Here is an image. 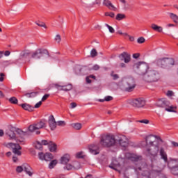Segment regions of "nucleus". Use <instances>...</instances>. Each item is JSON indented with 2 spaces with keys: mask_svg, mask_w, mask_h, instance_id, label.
<instances>
[{
  "mask_svg": "<svg viewBox=\"0 0 178 178\" xmlns=\"http://www.w3.org/2000/svg\"><path fill=\"white\" fill-rule=\"evenodd\" d=\"M146 150L145 155L150 156V158H156L158 152L161 156V159L164 161L165 163H168V154L163 147L159 148V145L163 143L162 138L156 135H148L145 137Z\"/></svg>",
  "mask_w": 178,
  "mask_h": 178,
  "instance_id": "1",
  "label": "nucleus"
},
{
  "mask_svg": "<svg viewBox=\"0 0 178 178\" xmlns=\"http://www.w3.org/2000/svg\"><path fill=\"white\" fill-rule=\"evenodd\" d=\"M135 72L142 76V79L146 83H152L159 80V72L152 68H149L147 63L139 62L134 65Z\"/></svg>",
  "mask_w": 178,
  "mask_h": 178,
  "instance_id": "2",
  "label": "nucleus"
},
{
  "mask_svg": "<svg viewBox=\"0 0 178 178\" xmlns=\"http://www.w3.org/2000/svg\"><path fill=\"white\" fill-rule=\"evenodd\" d=\"M163 169H165V165H159V163L152 160V164L150 166L148 167L145 163H143L142 164V167H139L135 170L136 172H138V170L143 172L139 173H141L142 176H145L147 178L158 177V176H161L162 178H166L161 174Z\"/></svg>",
  "mask_w": 178,
  "mask_h": 178,
  "instance_id": "3",
  "label": "nucleus"
},
{
  "mask_svg": "<svg viewBox=\"0 0 178 178\" xmlns=\"http://www.w3.org/2000/svg\"><path fill=\"white\" fill-rule=\"evenodd\" d=\"M26 134H27V132L15 127H11L6 131V136H8L10 140H16L18 143L24 141Z\"/></svg>",
  "mask_w": 178,
  "mask_h": 178,
  "instance_id": "4",
  "label": "nucleus"
},
{
  "mask_svg": "<svg viewBox=\"0 0 178 178\" xmlns=\"http://www.w3.org/2000/svg\"><path fill=\"white\" fill-rule=\"evenodd\" d=\"M121 83L125 91L128 92H131V91L136 88V81L134 77L125 76L122 79Z\"/></svg>",
  "mask_w": 178,
  "mask_h": 178,
  "instance_id": "5",
  "label": "nucleus"
},
{
  "mask_svg": "<svg viewBox=\"0 0 178 178\" xmlns=\"http://www.w3.org/2000/svg\"><path fill=\"white\" fill-rule=\"evenodd\" d=\"M100 144L102 147H113L116 144V139L113 135H106L102 137L100 140Z\"/></svg>",
  "mask_w": 178,
  "mask_h": 178,
  "instance_id": "6",
  "label": "nucleus"
},
{
  "mask_svg": "<svg viewBox=\"0 0 178 178\" xmlns=\"http://www.w3.org/2000/svg\"><path fill=\"white\" fill-rule=\"evenodd\" d=\"M3 145L4 147H6V148L13 149V154H16L19 156L22 155V152H20V149H22V147H20L19 144L13 143H3Z\"/></svg>",
  "mask_w": 178,
  "mask_h": 178,
  "instance_id": "7",
  "label": "nucleus"
},
{
  "mask_svg": "<svg viewBox=\"0 0 178 178\" xmlns=\"http://www.w3.org/2000/svg\"><path fill=\"white\" fill-rule=\"evenodd\" d=\"M44 54L48 55V50L44 49H38L35 51L31 53V56L33 59H41Z\"/></svg>",
  "mask_w": 178,
  "mask_h": 178,
  "instance_id": "8",
  "label": "nucleus"
},
{
  "mask_svg": "<svg viewBox=\"0 0 178 178\" xmlns=\"http://www.w3.org/2000/svg\"><path fill=\"white\" fill-rule=\"evenodd\" d=\"M115 139V143H118L122 148H126L129 146V139L124 135H118Z\"/></svg>",
  "mask_w": 178,
  "mask_h": 178,
  "instance_id": "9",
  "label": "nucleus"
},
{
  "mask_svg": "<svg viewBox=\"0 0 178 178\" xmlns=\"http://www.w3.org/2000/svg\"><path fill=\"white\" fill-rule=\"evenodd\" d=\"M44 127H45V121L41 120L36 124L30 125L28 130L31 131V133H33L35 130H40V129H44Z\"/></svg>",
  "mask_w": 178,
  "mask_h": 178,
  "instance_id": "10",
  "label": "nucleus"
},
{
  "mask_svg": "<svg viewBox=\"0 0 178 178\" xmlns=\"http://www.w3.org/2000/svg\"><path fill=\"white\" fill-rule=\"evenodd\" d=\"M131 105L135 106V108H143L145 106V99L143 97L134 99L131 102Z\"/></svg>",
  "mask_w": 178,
  "mask_h": 178,
  "instance_id": "11",
  "label": "nucleus"
},
{
  "mask_svg": "<svg viewBox=\"0 0 178 178\" xmlns=\"http://www.w3.org/2000/svg\"><path fill=\"white\" fill-rule=\"evenodd\" d=\"M168 166L170 169V172L175 176H178V161H172L168 163Z\"/></svg>",
  "mask_w": 178,
  "mask_h": 178,
  "instance_id": "12",
  "label": "nucleus"
},
{
  "mask_svg": "<svg viewBox=\"0 0 178 178\" xmlns=\"http://www.w3.org/2000/svg\"><path fill=\"white\" fill-rule=\"evenodd\" d=\"M30 56H31V51H30V50L23 51L19 54V60L30 62Z\"/></svg>",
  "mask_w": 178,
  "mask_h": 178,
  "instance_id": "13",
  "label": "nucleus"
},
{
  "mask_svg": "<svg viewBox=\"0 0 178 178\" xmlns=\"http://www.w3.org/2000/svg\"><path fill=\"white\" fill-rule=\"evenodd\" d=\"M157 62L159 65V63H165L167 66H175V59L173 58H163L159 59Z\"/></svg>",
  "mask_w": 178,
  "mask_h": 178,
  "instance_id": "14",
  "label": "nucleus"
},
{
  "mask_svg": "<svg viewBox=\"0 0 178 178\" xmlns=\"http://www.w3.org/2000/svg\"><path fill=\"white\" fill-rule=\"evenodd\" d=\"M88 149L92 155H98L99 154V146L98 145H90Z\"/></svg>",
  "mask_w": 178,
  "mask_h": 178,
  "instance_id": "15",
  "label": "nucleus"
},
{
  "mask_svg": "<svg viewBox=\"0 0 178 178\" xmlns=\"http://www.w3.org/2000/svg\"><path fill=\"white\" fill-rule=\"evenodd\" d=\"M24 172H25L26 175H28L29 177H32L34 175V170L27 163L24 164Z\"/></svg>",
  "mask_w": 178,
  "mask_h": 178,
  "instance_id": "16",
  "label": "nucleus"
},
{
  "mask_svg": "<svg viewBox=\"0 0 178 178\" xmlns=\"http://www.w3.org/2000/svg\"><path fill=\"white\" fill-rule=\"evenodd\" d=\"M127 159L132 161V162H138L141 159V156H137L134 154L127 153L125 155Z\"/></svg>",
  "mask_w": 178,
  "mask_h": 178,
  "instance_id": "17",
  "label": "nucleus"
},
{
  "mask_svg": "<svg viewBox=\"0 0 178 178\" xmlns=\"http://www.w3.org/2000/svg\"><path fill=\"white\" fill-rule=\"evenodd\" d=\"M170 104V103L168 99L163 98L158 100L157 106H159L160 108H165V106H169Z\"/></svg>",
  "mask_w": 178,
  "mask_h": 178,
  "instance_id": "18",
  "label": "nucleus"
},
{
  "mask_svg": "<svg viewBox=\"0 0 178 178\" xmlns=\"http://www.w3.org/2000/svg\"><path fill=\"white\" fill-rule=\"evenodd\" d=\"M56 121L55 120V118L54 115H51L49 119V126L51 130H55L56 129Z\"/></svg>",
  "mask_w": 178,
  "mask_h": 178,
  "instance_id": "19",
  "label": "nucleus"
},
{
  "mask_svg": "<svg viewBox=\"0 0 178 178\" xmlns=\"http://www.w3.org/2000/svg\"><path fill=\"white\" fill-rule=\"evenodd\" d=\"M103 5H104V6H106V8H109L110 10L115 11L117 10L116 7H115V6H113L112 2H111L109 0H104Z\"/></svg>",
  "mask_w": 178,
  "mask_h": 178,
  "instance_id": "20",
  "label": "nucleus"
},
{
  "mask_svg": "<svg viewBox=\"0 0 178 178\" xmlns=\"http://www.w3.org/2000/svg\"><path fill=\"white\" fill-rule=\"evenodd\" d=\"M151 29L154 30V31H156L157 33H162L163 31V28L161 26L157 25L156 24H152Z\"/></svg>",
  "mask_w": 178,
  "mask_h": 178,
  "instance_id": "21",
  "label": "nucleus"
},
{
  "mask_svg": "<svg viewBox=\"0 0 178 178\" xmlns=\"http://www.w3.org/2000/svg\"><path fill=\"white\" fill-rule=\"evenodd\" d=\"M70 161V155L65 154L60 159V163L62 165H67V163Z\"/></svg>",
  "mask_w": 178,
  "mask_h": 178,
  "instance_id": "22",
  "label": "nucleus"
},
{
  "mask_svg": "<svg viewBox=\"0 0 178 178\" xmlns=\"http://www.w3.org/2000/svg\"><path fill=\"white\" fill-rule=\"evenodd\" d=\"M120 56L124 59V63H129L131 59L130 54L126 52H123Z\"/></svg>",
  "mask_w": 178,
  "mask_h": 178,
  "instance_id": "23",
  "label": "nucleus"
},
{
  "mask_svg": "<svg viewBox=\"0 0 178 178\" xmlns=\"http://www.w3.org/2000/svg\"><path fill=\"white\" fill-rule=\"evenodd\" d=\"M109 168H111V169H113L114 170H118L119 168H120V164L118 163L116 160H114L109 165Z\"/></svg>",
  "mask_w": 178,
  "mask_h": 178,
  "instance_id": "24",
  "label": "nucleus"
},
{
  "mask_svg": "<svg viewBox=\"0 0 178 178\" xmlns=\"http://www.w3.org/2000/svg\"><path fill=\"white\" fill-rule=\"evenodd\" d=\"M48 147L50 152H56V144L54 142H49Z\"/></svg>",
  "mask_w": 178,
  "mask_h": 178,
  "instance_id": "25",
  "label": "nucleus"
},
{
  "mask_svg": "<svg viewBox=\"0 0 178 178\" xmlns=\"http://www.w3.org/2000/svg\"><path fill=\"white\" fill-rule=\"evenodd\" d=\"M21 106L23 109L28 111L29 112H33V110L34 109V108L27 104H21Z\"/></svg>",
  "mask_w": 178,
  "mask_h": 178,
  "instance_id": "26",
  "label": "nucleus"
},
{
  "mask_svg": "<svg viewBox=\"0 0 178 178\" xmlns=\"http://www.w3.org/2000/svg\"><path fill=\"white\" fill-rule=\"evenodd\" d=\"M58 87H62V90L63 91H70V90H72V88H73V86H72V84H68L67 86H59V85H56Z\"/></svg>",
  "mask_w": 178,
  "mask_h": 178,
  "instance_id": "27",
  "label": "nucleus"
},
{
  "mask_svg": "<svg viewBox=\"0 0 178 178\" xmlns=\"http://www.w3.org/2000/svg\"><path fill=\"white\" fill-rule=\"evenodd\" d=\"M115 19L118 22H120V20H123V19H126V15L124 14L118 13V14H117Z\"/></svg>",
  "mask_w": 178,
  "mask_h": 178,
  "instance_id": "28",
  "label": "nucleus"
},
{
  "mask_svg": "<svg viewBox=\"0 0 178 178\" xmlns=\"http://www.w3.org/2000/svg\"><path fill=\"white\" fill-rule=\"evenodd\" d=\"M33 145L36 149H42V144L40 141L35 142Z\"/></svg>",
  "mask_w": 178,
  "mask_h": 178,
  "instance_id": "29",
  "label": "nucleus"
},
{
  "mask_svg": "<svg viewBox=\"0 0 178 178\" xmlns=\"http://www.w3.org/2000/svg\"><path fill=\"white\" fill-rule=\"evenodd\" d=\"M58 164V160H52L49 164V169H54V166H56Z\"/></svg>",
  "mask_w": 178,
  "mask_h": 178,
  "instance_id": "30",
  "label": "nucleus"
},
{
  "mask_svg": "<svg viewBox=\"0 0 178 178\" xmlns=\"http://www.w3.org/2000/svg\"><path fill=\"white\" fill-rule=\"evenodd\" d=\"M37 92H33L31 93H27L25 95L27 98H34V97H37Z\"/></svg>",
  "mask_w": 178,
  "mask_h": 178,
  "instance_id": "31",
  "label": "nucleus"
},
{
  "mask_svg": "<svg viewBox=\"0 0 178 178\" xmlns=\"http://www.w3.org/2000/svg\"><path fill=\"white\" fill-rule=\"evenodd\" d=\"M9 102L10 104H13L15 105H16V104H17L18 100L17 98L15 97H12L8 99Z\"/></svg>",
  "mask_w": 178,
  "mask_h": 178,
  "instance_id": "32",
  "label": "nucleus"
},
{
  "mask_svg": "<svg viewBox=\"0 0 178 178\" xmlns=\"http://www.w3.org/2000/svg\"><path fill=\"white\" fill-rule=\"evenodd\" d=\"M52 159V154L51 153H46L44 154V161H51V159Z\"/></svg>",
  "mask_w": 178,
  "mask_h": 178,
  "instance_id": "33",
  "label": "nucleus"
},
{
  "mask_svg": "<svg viewBox=\"0 0 178 178\" xmlns=\"http://www.w3.org/2000/svg\"><path fill=\"white\" fill-rule=\"evenodd\" d=\"M72 167L74 170L80 169V163L79 161H74L72 163Z\"/></svg>",
  "mask_w": 178,
  "mask_h": 178,
  "instance_id": "34",
  "label": "nucleus"
},
{
  "mask_svg": "<svg viewBox=\"0 0 178 178\" xmlns=\"http://www.w3.org/2000/svg\"><path fill=\"white\" fill-rule=\"evenodd\" d=\"M54 41L57 42V44H60V41H62V38L60 37V35L57 34L54 38Z\"/></svg>",
  "mask_w": 178,
  "mask_h": 178,
  "instance_id": "35",
  "label": "nucleus"
},
{
  "mask_svg": "<svg viewBox=\"0 0 178 178\" xmlns=\"http://www.w3.org/2000/svg\"><path fill=\"white\" fill-rule=\"evenodd\" d=\"M72 127L75 129V130H80V129H81V124L80 123L72 124Z\"/></svg>",
  "mask_w": 178,
  "mask_h": 178,
  "instance_id": "36",
  "label": "nucleus"
},
{
  "mask_svg": "<svg viewBox=\"0 0 178 178\" xmlns=\"http://www.w3.org/2000/svg\"><path fill=\"white\" fill-rule=\"evenodd\" d=\"M65 167L64 168V169H67V170H74L73 168V163L70 164V163H67L65 164Z\"/></svg>",
  "mask_w": 178,
  "mask_h": 178,
  "instance_id": "37",
  "label": "nucleus"
},
{
  "mask_svg": "<svg viewBox=\"0 0 178 178\" xmlns=\"http://www.w3.org/2000/svg\"><path fill=\"white\" fill-rule=\"evenodd\" d=\"M98 55V53L97 52V50L95 49H92L90 51V56L92 58H95Z\"/></svg>",
  "mask_w": 178,
  "mask_h": 178,
  "instance_id": "38",
  "label": "nucleus"
},
{
  "mask_svg": "<svg viewBox=\"0 0 178 178\" xmlns=\"http://www.w3.org/2000/svg\"><path fill=\"white\" fill-rule=\"evenodd\" d=\"M23 170H24V164L21 166H17L16 168V172L17 173H22V172H23Z\"/></svg>",
  "mask_w": 178,
  "mask_h": 178,
  "instance_id": "39",
  "label": "nucleus"
},
{
  "mask_svg": "<svg viewBox=\"0 0 178 178\" xmlns=\"http://www.w3.org/2000/svg\"><path fill=\"white\" fill-rule=\"evenodd\" d=\"M165 111L167 112H176V107L175 106H170L168 108H165Z\"/></svg>",
  "mask_w": 178,
  "mask_h": 178,
  "instance_id": "40",
  "label": "nucleus"
},
{
  "mask_svg": "<svg viewBox=\"0 0 178 178\" xmlns=\"http://www.w3.org/2000/svg\"><path fill=\"white\" fill-rule=\"evenodd\" d=\"M105 26H106V27H107V29H108L110 33H115V29H113V27L111 26L108 24H105Z\"/></svg>",
  "mask_w": 178,
  "mask_h": 178,
  "instance_id": "41",
  "label": "nucleus"
},
{
  "mask_svg": "<svg viewBox=\"0 0 178 178\" xmlns=\"http://www.w3.org/2000/svg\"><path fill=\"white\" fill-rule=\"evenodd\" d=\"M35 24L39 27H44V29H47V25L44 22H35Z\"/></svg>",
  "mask_w": 178,
  "mask_h": 178,
  "instance_id": "42",
  "label": "nucleus"
},
{
  "mask_svg": "<svg viewBox=\"0 0 178 178\" xmlns=\"http://www.w3.org/2000/svg\"><path fill=\"white\" fill-rule=\"evenodd\" d=\"M138 44H144L145 42V38L143 37L138 38L137 40Z\"/></svg>",
  "mask_w": 178,
  "mask_h": 178,
  "instance_id": "43",
  "label": "nucleus"
},
{
  "mask_svg": "<svg viewBox=\"0 0 178 178\" xmlns=\"http://www.w3.org/2000/svg\"><path fill=\"white\" fill-rule=\"evenodd\" d=\"M111 76L114 80H118V79H119V75H118V74H115L113 72L111 73Z\"/></svg>",
  "mask_w": 178,
  "mask_h": 178,
  "instance_id": "44",
  "label": "nucleus"
},
{
  "mask_svg": "<svg viewBox=\"0 0 178 178\" xmlns=\"http://www.w3.org/2000/svg\"><path fill=\"white\" fill-rule=\"evenodd\" d=\"M38 156H39V159L41 160V161H44V159H45V154L42 153V152H40L38 154Z\"/></svg>",
  "mask_w": 178,
  "mask_h": 178,
  "instance_id": "45",
  "label": "nucleus"
},
{
  "mask_svg": "<svg viewBox=\"0 0 178 178\" xmlns=\"http://www.w3.org/2000/svg\"><path fill=\"white\" fill-rule=\"evenodd\" d=\"M76 156L77 158H84V152H78V153H76Z\"/></svg>",
  "mask_w": 178,
  "mask_h": 178,
  "instance_id": "46",
  "label": "nucleus"
},
{
  "mask_svg": "<svg viewBox=\"0 0 178 178\" xmlns=\"http://www.w3.org/2000/svg\"><path fill=\"white\" fill-rule=\"evenodd\" d=\"M41 144L42 145H49V143H51V141H48L47 140H41Z\"/></svg>",
  "mask_w": 178,
  "mask_h": 178,
  "instance_id": "47",
  "label": "nucleus"
},
{
  "mask_svg": "<svg viewBox=\"0 0 178 178\" xmlns=\"http://www.w3.org/2000/svg\"><path fill=\"white\" fill-rule=\"evenodd\" d=\"M112 99H113V97L112 96H106L104 97V100L106 101V102H109V101H112Z\"/></svg>",
  "mask_w": 178,
  "mask_h": 178,
  "instance_id": "48",
  "label": "nucleus"
},
{
  "mask_svg": "<svg viewBox=\"0 0 178 178\" xmlns=\"http://www.w3.org/2000/svg\"><path fill=\"white\" fill-rule=\"evenodd\" d=\"M66 122L65 121H58L57 122V126H65Z\"/></svg>",
  "mask_w": 178,
  "mask_h": 178,
  "instance_id": "49",
  "label": "nucleus"
},
{
  "mask_svg": "<svg viewBox=\"0 0 178 178\" xmlns=\"http://www.w3.org/2000/svg\"><path fill=\"white\" fill-rule=\"evenodd\" d=\"M139 123H144L145 124H148L149 123V120H142L138 121Z\"/></svg>",
  "mask_w": 178,
  "mask_h": 178,
  "instance_id": "50",
  "label": "nucleus"
},
{
  "mask_svg": "<svg viewBox=\"0 0 178 178\" xmlns=\"http://www.w3.org/2000/svg\"><path fill=\"white\" fill-rule=\"evenodd\" d=\"M173 91L172 90H168L167 92H166V95L167 97H173Z\"/></svg>",
  "mask_w": 178,
  "mask_h": 178,
  "instance_id": "51",
  "label": "nucleus"
},
{
  "mask_svg": "<svg viewBox=\"0 0 178 178\" xmlns=\"http://www.w3.org/2000/svg\"><path fill=\"white\" fill-rule=\"evenodd\" d=\"M49 97V95L45 94V95L42 97V102L47 101V99H48Z\"/></svg>",
  "mask_w": 178,
  "mask_h": 178,
  "instance_id": "52",
  "label": "nucleus"
},
{
  "mask_svg": "<svg viewBox=\"0 0 178 178\" xmlns=\"http://www.w3.org/2000/svg\"><path fill=\"white\" fill-rule=\"evenodd\" d=\"M41 105H42V101H40V102H38L35 105V106H34V108H40V106H41Z\"/></svg>",
  "mask_w": 178,
  "mask_h": 178,
  "instance_id": "53",
  "label": "nucleus"
},
{
  "mask_svg": "<svg viewBox=\"0 0 178 178\" xmlns=\"http://www.w3.org/2000/svg\"><path fill=\"white\" fill-rule=\"evenodd\" d=\"M133 58H134V59H138V58H140V54H138V53L134 54H133Z\"/></svg>",
  "mask_w": 178,
  "mask_h": 178,
  "instance_id": "54",
  "label": "nucleus"
},
{
  "mask_svg": "<svg viewBox=\"0 0 178 178\" xmlns=\"http://www.w3.org/2000/svg\"><path fill=\"white\" fill-rule=\"evenodd\" d=\"M71 105V109H74V108H76L77 106V104L75 102H72L70 104Z\"/></svg>",
  "mask_w": 178,
  "mask_h": 178,
  "instance_id": "55",
  "label": "nucleus"
},
{
  "mask_svg": "<svg viewBox=\"0 0 178 178\" xmlns=\"http://www.w3.org/2000/svg\"><path fill=\"white\" fill-rule=\"evenodd\" d=\"M99 69V65H95L93 67H92V70H98Z\"/></svg>",
  "mask_w": 178,
  "mask_h": 178,
  "instance_id": "56",
  "label": "nucleus"
},
{
  "mask_svg": "<svg viewBox=\"0 0 178 178\" xmlns=\"http://www.w3.org/2000/svg\"><path fill=\"white\" fill-rule=\"evenodd\" d=\"M166 29H169V27H175V24H168L165 26Z\"/></svg>",
  "mask_w": 178,
  "mask_h": 178,
  "instance_id": "57",
  "label": "nucleus"
},
{
  "mask_svg": "<svg viewBox=\"0 0 178 178\" xmlns=\"http://www.w3.org/2000/svg\"><path fill=\"white\" fill-rule=\"evenodd\" d=\"M3 76H5L3 73H0V81H3Z\"/></svg>",
  "mask_w": 178,
  "mask_h": 178,
  "instance_id": "58",
  "label": "nucleus"
},
{
  "mask_svg": "<svg viewBox=\"0 0 178 178\" xmlns=\"http://www.w3.org/2000/svg\"><path fill=\"white\" fill-rule=\"evenodd\" d=\"M5 56H9L10 55V51H6L4 53Z\"/></svg>",
  "mask_w": 178,
  "mask_h": 178,
  "instance_id": "59",
  "label": "nucleus"
},
{
  "mask_svg": "<svg viewBox=\"0 0 178 178\" xmlns=\"http://www.w3.org/2000/svg\"><path fill=\"white\" fill-rule=\"evenodd\" d=\"M90 76H87V77H86V82H87L88 84H90V83H91V80H90Z\"/></svg>",
  "mask_w": 178,
  "mask_h": 178,
  "instance_id": "60",
  "label": "nucleus"
},
{
  "mask_svg": "<svg viewBox=\"0 0 178 178\" xmlns=\"http://www.w3.org/2000/svg\"><path fill=\"white\" fill-rule=\"evenodd\" d=\"M13 162H17V161H18L17 157V156H13Z\"/></svg>",
  "mask_w": 178,
  "mask_h": 178,
  "instance_id": "61",
  "label": "nucleus"
},
{
  "mask_svg": "<svg viewBox=\"0 0 178 178\" xmlns=\"http://www.w3.org/2000/svg\"><path fill=\"white\" fill-rule=\"evenodd\" d=\"M172 144L174 147H178V143L177 142H172Z\"/></svg>",
  "mask_w": 178,
  "mask_h": 178,
  "instance_id": "62",
  "label": "nucleus"
},
{
  "mask_svg": "<svg viewBox=\"0 0 178 178\" xmlns=\"http://www.w3.org/2000/svg\"><path fill=\"white\" fill-rule=\"evenodd\" d=\"M109 17H112V18L115 17V13H110Z\"/></svg>",
  "mask_w": 178,
  "mask_h": 178,
  "instance_id": "63",
  "label": "nucleus"
},
{
  "mask_svg": "<svg viewBox=\"0 0 178 178\" xmlns=\"http://www.w3.org/2000/svg\"><path fill=\"white\" fill-rule=\"evenodd\" d=\"M175 73H176V75H177V77H178V65H177V68H176Z\"/></svg>",
  "mask_w": 178,
  "mask_h": 178,
  "instance_id": "64",
  "label": "nucleus"
}]
</instances>
